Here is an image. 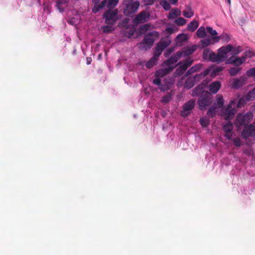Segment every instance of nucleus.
<instances>
[{"label": "nucleus", "mask_w": 255, "mask_h": 255, "mask_svg": "<svg viewBox=\"0 0 255 255\" xmlns=\"http://www.w3.org/2000/svg\"><path fill=\"white\" fill-rule=\"evenodd\" d=\"M164 67V68L158 70L155 72V78L153 81V83L155 85L158 86L159 89L161 91H165L168 90L172 84V82L171 81L166 82L164 83H162L161 78L171 71V69L168 68L167 67ZM170 81H171V80H170ZM163 82H164V81H163Z\"/></svg>", "instance_id": "obj_1"}, {"label": "nucleus", "mask_w": 255, "mask_h": 255, "mask_svg": "<svg viewBox=\"0 0 255 255\" xmlns=\"http://www.w3.org/2000/svg\"><path fill=\"white\" fill-rule=\"evenodd\" d=\"M159 37V33L156 31H152L146 35L142 42L139 46L140 50H146L153 45L155 39Z\"/></svg>", "instance_id": "obj_2"}, {"label": "nucleus", "mask_w": 255, "mask_h": 255, "mask_svg": "<svg viewBox=\"0 0 255 255\" xmlns=\"http://www.w3.org/2000/svg\"><path fill=\"white\" fill-rule=\"evenodd\" d=\"M118 9L117 8L106 10L103 14L105 23L108 25L115 24L118 19Z\"/></svg>", "instance_id": "obj_3"}, {"label": "nucleus", "mask_w": 255, "mask_h": 255, "mask_svg": "<svg viewBox=\"0 0 255 255\" xmlns=\"http://www.w3.org/2000/svg\"><path fill=\"white\" fill-rule=\"evenodd\" d=\"M235 104L236 101L232 100L226 107L222 109V115L226 120L232 119L234 117L237 112Z\"/></svg>", "instance_id": "obj_4"}, {"label": "nucleus", "mask_w": 255, "mask_h": 255, "mask_svg": "<svg viewBox=\"0 0 255 255\" xmlns=\"http://www.w3.org/2000/svg\"><path fill=\"white\" fill-rule=\"evenodd\" d=\"M193 62V60L190 57H188L186 60L180 61L178 63L179 66L176 69L174 73V76L177 77L182 75L187 68L191 65Z\"/></svg>", "instance_id": "obj_5"}, {"label": "nucleus", "mask_w": 255, "mask_h": 255, "mask_svg": "<svg viewBox=\"0 0 255 255\" xmlns=\"http://www.w3.org/2000/svg\"><path fill=\"white\" fill-rule=\"evenodd\" d=\"M181 57L177 52L162 64V67H167L172 71L177 65L176 63Z\"/></svg>", "instance_id": "obj_6"}, {"label": "nucleus", "mask_w": 255, "mask_h": 255, "mask_svg": "<svg viewBox=\"0 0 255 255\" xmlns=\"http://www.w3.org/2000/svg\"><path fill=\"white\" fill-rule=\"evenodd\" d=\"M224 103V100L222 95L218 94L216 96V102H215V106L214 107H211L208 111L207 114L211 117H213L215 115V110L223 107Z\"/></svg>", "instance_id": "obj_7"}, {"label": "nucleus", "mask_w": 255, "mask_h": 255, "mask_svg": "<svg viewBox=\"0 0 255 255\" xmlns=\"http://www.w3.org/2000/svg\"><path fill=\"white\" fill-rule=\"evenodd\" d=\"M253 118L252 113H248L246 115L239 114L236 117L237 123L240 125H246L251 121Z\"/></svg>", "instance_id": "obj_8"}, {"label": "nucleus", "mask_w": 255, "mask_h": 255, "mask_svg": "<svg viewBox=\"0 0 255 255\" xmlns=\"http://www.w3.org/2000/svg\"><path fill=\"white\" fill-rule=\"evenodd\" d=\"M205 97H200L198 100V103L200 110L205 109L212 102V96L208 92H206Z\"/></svg>", "instance_id": "obj_9"}, {"label": "nucleus", "mask_w": 255, "mask_h": 255, "mask_svg": "<svg viewBox=\"0 0 255 255\" xmlns=\"http://www.w3.org/2000/svg\"><path fill=\"white\" fill-rule=\"evenodd\" d=\"M224 68L222 66H217L215 68H209L207 69L204 72L201 73L199 74H196V76L195 77V79L198 78V77H201V78H204L206 75H208L209 73L211 72V76L213 77L217 75L219 72L222 71L223 70Z\"/></svg>", "instance_id": "obj_10"}, {"label": "nucleus", "mask_w": 255, "mask_h": 255, "mask_svg": "<svg viewBox=\"0 0 255 255\" xmlns=\"http://www.w3.org/2000/svg\"><path fill=\"white\" fill-rule=\"evenodd\" d=\"M246 81V78L242 76L240 78H234L230 81V87L234 89H238L242 87Z\"/></svg>", "instance_id": "obj_11"}, {"label": "nucleus", "mask_w": 255, "mask_h": 255, "mask_svg": "<svg viewBox=\"0 0 255 255\" xmlns=\"http://www.w3.org/2000/svg\"><path fill=\"white\" fill-rule=\"evenodd\" d=\"M242 135L245 138L249 136L253 137L255 135V122L249 126L245 127L242 132Z\"/></svg>", "instance_id": "obj_12"}, {"label": "nucleus", "mask_w": 255, "mask_h": 255, "mask_svg": "<svg viewBox=\"0 0 255 255\" xmlns=\"http://www.w3.org/2000/svg\"><path fill=\"white\" fill-rule=\"evenodd\" d=\"M195 101L194 100H190L185 103L183 107V110L181 112V115L186 117L190 113V111L195 106Z\"/></svg>", "instance_id": "obj_13"}, {"label": "nucleus", "mask_w": 255, "mask_h": 255, "mask_svg": "<svg viewBox=\"0 0 255 255\" xmlns=\"http://www.w3.org/2000/svg\"><path fill=\"white\" fill-rule=\"evenodd\" d=\"M197 49V46L193 45L191 46H188L183 48L181 51H178L177 52L180 55V57H186L192 54Z\"/></svg>", "instance_id": "obj_14"}, {"label": "nucleus", "mask_w": 255, "mask_h": 255, "mask_svg": "<svg viewBox=\"0 0 255 255\" xmlns=\"http://www.w3.org/2000/svg\"><path fill=\"white\" fill-rule=\"evenodd\" d=\"M232 50V45L231 44L222 46L218 50V52L222 61H224L227 58V54Z\"/></svg>", "instance_id": "obj_15"}, {"label": "nucleus", "mask_w": 255, "mask_h": 255, "mask_svg": "<svg viewBox=\"0 0 255 255\" xmlns=\"http://www.w3.org/2000/svg\"><path fill=\"white\" fill-rule=\"evenodd\" d=\"M246 61L245 57L241 56V57H230L227 61V63L228 64H233L235 66H240L244 63Z\"/></svg>", "instance_id": "obj_16"}, {"label": "nucleus", "mask_w": 255, "mask_h": 255, "mask_svg": "<svg viewBox=\"0 0 255 255\" xmlns=\"http://www.w3.org/2000/svg\"><path fill=\"white\" fill-rule=\"evenodd\" d=\"M149 17V15L146 11H143L136 16L135 21L137 23L144 22L147 21Z\"/></svg>", "instance_id": "obj_17"}, {"label": "nucleus", "mask_w": 255, "mask_h": 255, "mask_svg": "<svg viewBox=\"0 0 255 255\" xmlns=\"http://www.w3.org/2000/svg\"><path fill=\"white\" fill-rule=\"evenodd\" d=\"M196 76V75L194 77H190L186 80L185 83V87L187 89H189L192 88L195 84V82L199 81L200 79L203 78L201 77H198L195 79Z\"/></svg>", "instance_id": "obj_18"}, {"label": "nucleus", "mask_w": 255, "mask_h": 255, "mask_svg": "<svg viewBox=\"0 0 255 255\" xmlns=\"http://www.w3.org/2000/svg\"><path fill=\"white\" fill-rule=\"evenodd\" d=\"M171 40L169 36H167L165 40H161L157 44L156 48L160 50V51H163L164 49L166 48L170 43Z\"/></svg>", "instance_id": "obj_19"}, {"label": "nucleus", "mask_w": 255, "mask_h": 255, "mask_svg": "<svg viewBox=\"0 0 255 255\" xmlns=\"http://www.w3.org/2000/svg\"><path fill=\"white\" fill-rule=\"evenodd\" d=\"M221 87V83L218 81H214L212 82L209 87V89L210 91L213 94L217 93L218 91L220 90Z\"/></svg>", "instance_id": "obj_20"}, {"label": "nucleus", "mask_w": 255, "mask_h": 255, "mask_svg": "<svg viewBox=\"0 0 255 255\" xmlns=\"http://www.w3.org/2000/svg\"><path fill=\"white\" fill-rule=\"evenodd\" d=\"M108 0H103L101 3L99 2H93L94 3V6L92 8V12L94 13H96L101 9L103 8L107 4Z\"/></svg>", "instance_id": "obj_21"}, {"label": "nucleus", "mask_w": 255, "mask_h": 255, "mask_svg": "<svg viewBox=\"0 0 255 255\" xmlns=\"http://www.w3.org/2000/svg\"><path fill=\"white\" fill-rule=\"evenodd\" d=\"M108 0H103L101 3L99 2H93L94 3V6L92 8V12L94 13H96L101 9L103 8L107 4Z\"/></svg>", "instance_id": "obj_22"}, {"label": "nucleus", "mask_w": 255, "mask_h": 255, "mask_svg": "<svg viewBox=\"0 0 255 255\" xmlns=\"http://www.w3.org/2000/svg\"><path fill=\"white\" fill-rule=\"evenodd\" d=\"M139 6V2L138 0L128 2V13L135 12Z\"/></svg>", "instance_id": "obj_23"}, {"label": "nucleus", "mask_w": 255, "mask_h": 255, "mask_svg": "<svg viewBox=\"0 0 255 255\" xmlns=\"http://www.w3.org/2000/svg\"><path fill=\"white\" fill-rule=\"evenodd\" d=\"M223 129L225 132V136L228 139L232 137V130L233 129V125L230 122H228L226 125H224Z\"/></svg>", "instance_id": "obj_24"}, {"label": "nucleus", "mask_w": 255, "mask_h": 255, "mask_svg": "<svg viewBox=\"0 0 255 255\" xmlns=\"http://www.w3.org/2000/svg\"><path fill=\"white\" fill-rule=\"evenodd\" d=\"M202 67V64H200V63L196 64L194 65V66H192L190 68H189L187 70L185 76H188V75H189L192 73H194L195 72L198 71L199 70H200L201 69Z\"/></svg>", "instance_id": "obj_25"}, {"label": "nucleus", "mask_w": 255, "mask_h": 255, "mask_svg": "<svg viewBox=\"0 0 255 255\" xmlns=\"http://www.w3.org/2000/svg\"><path fill=\"white\" fill-rule=\"evenodd\" d=\"M181 14V11L179 9L175 8L171 9L168 14L169 19H174L177 16L180 15Z\"/></svg>", "instance_id": "obj_26"}, {"label": "nucleus", "mask_w": 255, "mask_h": 255, "mask_svg": "<svg viewBox=\"0 0 255 255\" xmlns=\"http://www.w3.org/2000/svg\"><path fill=\"white\" fill-rule=\"evenodd\" d=\"M194 11L189 5H186L183 11V15L186 18H191L194 15Z\"/></svg>", "instance_id": "obj_27"}, {"label": "nucleus", "mask_w": 255, "mask_h": 255, "mask_svg": "<svg viewBox=\"0 0 255 255\" xmlns=\"http://www.w3.org/2000/svg\"><path fill=\"white\" fill-rule=\"evenodd\" d=\"M208 60L212 62H215L218 63L222 62V60H221V57L219 52H218V53L216 54L212 52V53H211V54L210 55V58Z\"/></svg>", "instance_id": "obj_28"}, {"label": "nucleus", "mask_w": 255, "mask_h": 255, "mask_svg": "<svg viewBox=\"0 0 255 255\" xmlns=\"http://www.w3.org/2000/svg\"><path fill=\"white\" fill-rule=\"evenodd\" d=\"M188 38L187 34L184 33L180 34L176 37V43L179 44H181L183 42L186 41L188 39Z\"/></svg>", "instance_id": "obj_29"}, {"label": "nucleus", "mask_w": 255, "mask_h": 255, "mask_svg": "<svg viewBox=\"0 0 255 255\" xmlns=\"http://www.w3.org/2000/svg\"><path fill=\"white\" fill-rule=\"evenodd\" d=\"M212 39L214 40L216 42H218L220 39H223L228 42L230 39V37L227 33H223L221 36H214Z\"/></svg>", "instance_id": "obj_30"}, {"label": "nucleus", "mask_w": 255, "mask_h": 255, "mask_svg": "<svg viewBox=\"0 0 255 255\" xmlns=\"http://www.w3.org/2000/svg\"><path fill=\"white\" fill-rule=\"evenodd\" d=\"M119 0H108L107 7L109 9H113L118 3Z\"/></svg>", "instance_id": "obj_31"}, {"label": "nucleus", "mask_w": 255, "mask_h": 255, "mask_svg": "<svg viewBox=\"0 0 255 255\" xmlns=\"http://www.w3.org/2000/svg\"><path fill=\"white\" fill-rule=\"evenodd\" d=\"M199 25L198 22L196 20H193L188 25V29L191 31H194Z\"/></svg>", "instance_id": "obj_32"}, {"label": "nucleus", "mask_w": 255, "mask_h": 255, "mask_svg": "<svg viewBox=\"0 0 255 255\" xmlns=\"http://www.w3.org/2000/svg\"><path fill=\"white\" fill-rule=\"evenodd\" d=\"M197 36L199 38H203L205 37L206 35V30L204 27H200L196 32Z\"/></svg>", "instance_id": "obj_33"}, {"label": "nucleus", "mask_w": 255, "mask_h": 255, "mask_svg": "<svg viewBox=\"0 0 255 255\" xmlns=\"http://www.w3.org/2000/svg\"><path fill=\"white\" fill-rule=\"evenodd\" d=\"M68 2V0H56V6L61 12H62L64 10V7L62 6V4H66Z\"/></svg>", "instance_id": "obj_34"}, {"label": "nucleus", "mask_w": 255, "mask_h": 255, "mask_svg": "<svg viewBox=\"0 0 255 255\" xmlns=\"http://www.w3.org/2000/svg\"><path fill=\"white\" fill-rule=\"evenodd\" d=\"M246 99L247 101H251L255 99V87L247 94Z\"/></svg>", "instance_id": "obj_35"}, {"label": "nucleus", "mask_w": 255, "mask_h": 255, "mask_svg": "<svg viewBox=\"0 0 255 255\" xmlns=\"http://www.w3.org/2000/svg\"><path fill=\"white\" fill-rule=\"evenodd\" d=\"M103 32L104 33H109L114 30L113 25H106L102 27Z\"/></svg>", "instance_id": "obj_36"}, {"label": "nucleus", "mask_w": 255, "mask_h": 255, "mask_svg": "<svg viewBox=\"0 0 255 255\" xmlns=\"http://www.w3.org/2000/svg\"><path fill=\"white\" fill-rule=\"evenodd\" d=\"M157 60L152 57L149 61L146 62L145 64L146 67L148 68H150L155 65L157 63Z\"/></svg>", "instance_id": "obj_37"}, {"label": "nucleus", "mask_w": 255, "mask_h": 255, "mask_svg": "<svg viewBox=\"0 0 255 255\" xmlns=\"http://www.w3.org/2000/svg\"><path fill=\"white\" fill-rule=\"evenodd\" d=\"M160 4L166 11L169 10L171 8L170 3L166 0H161Z\"/></svg>", "instance_id": "obj_38"}, {"label": "nucleus", "mask_w": 255, "mask_h": 255, "mask_svg": "<svg viewBox=\"0 0 255 255\" xmlns=\"http://www.w3.org/2000/svg\"><path fill=\"white\" fill-rule=\"evenodd\" d=\"M200 123L203 127H206L209 125L210 121L207 117H203L200 119Z\"/></svg>", "instance_id": "obj_39"}, {"label": "nucleus", "mask_w": 255, "mask_h": 255, "mask_svg": "<svg viewBox=\"0 0 255 255\" xmlns=\"http://www.w3.org/2000/svg\"><path fill=\"white\" fill-rule=\"evenodd\" d=\"M241 70V68L232 67L229 70V73L231 76H235L238 74Z\"/></svg>", "instance_id": "obj_40"}, {"label": "nucleus", "mask_w": 255, "mask_h": 255, "mask_svg": "<svg viewBox=\"0 0 255 255\" xmlns=\"http://www.w3.org/2000/svg\"><path fill=\"white\" fill-rule=\"evenodd\" d=\"M212 52L210 49L206 48L203 51V58L205 59L209 60L210 56L212 53Z\"/></svg>", "instance_id": "obj_41"}, {"label": "nucleus", "mask_w": 255, "mask_h": 255, "mask_svg": "<svg viewBox=\"0 0 255 255\" xmlns=\"http://www.w3.org/2000/svg\"><path fill=\"white\" fill-rule=\"evenodd\" d=\"M175 22L177 25L181 26L184 25L186 22V20L182 17H178L175 19Z\"/></svg>", "instance_id": "obj_42"}, {"label": "nucleus", "mask_w": 255, "mask_h": 255, "mask_svg": "<svg viewBox=\"0 0 255 255\" xmlns=\"http://www.w3.org/2000/svg\"><path fill=\"white\" fill-rule=\"evenodd\" d=\"M242 50V49L241 46L235 47L232 46V50H231L230 52L232 55H237L240 53Z\"/></svg>", "instance_id": "obj_43"}, {"label": "nucleus", "mask_w": 255, "mask_h": 255, "mask_svg": "<svg viewBox=\"0 0 255 255\" xmlns=\"http://www.w3.org/2000/svg\"><path fill=\"white\" fill-rule=\"evenodd\" d=\"M211 43V40L210 38H205L201 40V44L202 47L209 46Z\"/></svg>", "instance_id": "obj_44"}, {"label": "nucleus", "mask_w": 255, "mask_h": 255, "mask_svg": "<svg viewBox=\"0 0 255 255\" xmlns=\"http://www.w3.org/2000/svg\"><path fill=\"white\" fill-rule=\"evenodd\" d=\"M175 31V29L174 27H168L163 31L165 34L170 35L172 33H174Z\"/></svg>", "instance_id": "obj_45"}, {"label": "nucleus", "mask_w": 255, "mask_h": 255, "mask_svg": "<svg viewBox=\"0 0 255 255\" xmlns=\"http://www.w3.org/2000/svg\"><path fill=\"white\" fill-rule=\"evenodd\" d=\"M246 101H247L245 98H241L239 99L238 103L237 104V107L238 108H241L242 107H243L246 103Z\"/></svg>", "instance_id": "obj_46"}, {"label": "nucleus", "mask_w": 255, "mask_h": 255, "mask_svg": "<svg viewBox=\"0 0 255 255\" xmlns=\"http://www.w3.org/2000/svg\"><path fill=\"white\" fill-rule=\"evenodd\" d=\"M206 29L208 32H209L212 36H215L217 34V31L216 30L213 29L210 26H207Z\"/></svg>", "instance_id": "obj_47"}, {"label": "nucleus", "mask_w": 255, "mask_h": 255, "mask_svg": "<svg viewBox=\"0 0 255 255\" xmlns=\"http://www.w3.org/2000/svg\"><path fill=\"white\" fill-rule=\"evenodd\" d=\"M247 75L249 77H255V67L248 70Z\"/></svg>", "instance_id": "obj_48"}, {"label": "nucleus", "mask_w": 255, "mask_h": 255, "mask_svg": "<svg viewBox=\"0 0 255 255\" xmlns=\"http://www.w3.org/2000/svg\"><path fill=\"white\" fill-rule=\"evenodd\" d=\"M255 55V54L254 53V52L249 50L246 51L244 53V55L243 56L245 57V60H246L247 57H252Z\"/></svg>", "instance_id": "obj_49"}, {"label": "nucleus", "mask_w": 255, "mask_h": 255, "mask_svg": "<svg viewBox=\"0 0 255 255\" xmlns=\"http://www.w3.org/2000/svg\"><path fill=\"white\" fill-rule=\"evenodd\" d=\"M162 52V51H160V50L156 48L153 57L155 58L156 60H158V57L161 55Z\"/></svg>", "instance_id": "obj_50"}, {"label": "nucleus", "mask_w": 255, "mask_h": 255, "mask_svg": "<svg viewBox=\"0 0 255 255\" xmlns=\"http://www.w3.org/2000/svg\"><path fill=\"white\" fill-rule=\"evenodd\" d=\"M150 27V25L149 24H145L140 27V30L141 32H144L147 31Z\"/></svg>", "instance_id": "obj_51"}, {"label": "nucleus", "mask_w": 255, "mask_h": 255, "mask_svg": "<svg viewBox=\"0 0 255 255\" xmlns=\"http://www.w3.org/2000/svg\"><path fill=\"white\" fill-rule=\"evenodd\" d=\"M171 99V96L169 94L164 96L162 99V102L164 103H167L169 102Z\"/></svg>", "instance_id": "obj_52"}, {"label": "nucleus", "mask_w": 255, "mask_h": 255, "mask_svg": "<svg viewBox=\"0 0 255 255\" xmlns=\"http://www.w3.org/2000/svg\"><path fill=\"white\" fill-rule=\"evenodd\" d=\"M155 0H143L142 2L144 5H152L153 4Z\"/></svg>", "instance_id": "obj_53"}, {"label": "nucleus", "mask_w": 255, "mask_h": 255, "mask_svg": "<svg viewBox=\"0 0 255 255\" xmlns=\"http://www.w3.org/2000/svg\"><path fill=\"white\" fill-rule=\"evenodd\" d=\"M234 145L236 146H241V141L239 138H235L233 139Z\"/></svg>", "instance_id": "obj_54"}, {"label": "nucleus", "mask_w": 255, "mask_h": 255, "mask_svg": "<svg viewBox=\"0 0 255 255\" xmlns=\"http://www.w3.org/2000/svg\"><path fill=\"white\" fill-rule=\"evenodd\" d=\"M122 24L126 28H128V18H125L123 19Z\"/></svg>", "instance_id": "obj_55"}, {"label": "nucleus", "mask_w": 255, "mask_h": 255, "mask_svg": "<svg viewBox=\"0 0 255 255\" xmlns=\"http://www.w3.org/2000/svg\"><path fill=\"white\" fill-rule=\"evenodd\" d=\"M124 12L125 15H128V3H125V7L124 8Z\"/></svg>", "instance_id": "obj_56"}, {"label": "nucleus", "mask_w": 255, "mask_h": 255, "mask_svg": "<svg viewBox=\"0 0 255 255\" xmlns=\"http://www.w3.org/2000/svg\"><path fill=\"white\" fill-rule=\"evenodd\" d=\"M200 90H201V88H200V86H198L197 88H196L194 90L193 95H197L198 94V93H200V91H199Z\"/></svg>", "instance_id": "obj_57"}, {"label": "nucleus", "mask_w": 255, "mask_h": 255, "mask_svg": "<svg viewBox=\"0 0 255 255\" xmlns=\"http://www.w3.org/2000/svg\"><path fill=\"white\" fill-rule=\"evenodd\" d=\"M92 60L91 57H87V64L88 65L90 64L91 63Z\"/></svg>", "instance_id": "obj_58"}, {"label": "nucleus", "mask_w": 255, "mask_h": 255, "mask_svg": "<svg viewBox=\"0 0 255 255\" xmlns=\"http://www.w3.org/2000/svg\"><path fill=\"white\" fill-rule=\"evenodd\" d=\"M171 4L175 5L178 1V0H168Z\"/></svg>", "instance_id": "obj_59"}, {"label": "nucleus", "mask_w": 255, "mask_h": 255, "mask_svg": "<svg viewBox=\"0 0 255 255\" xmlns=\"http://www.w3.org/2000/svg\"><path fill=\"white\" fill-rule=\"evenodd\" d=\"M100 0H92L93 2H99Z\"/></svg>", "instance_id": "obj_60"}, {"label": "nucleus", "mask_w": 255, "mask_h": 255, "mask_svg": "<svg viewBox=\"0 0 255 255\" xmlns=\"http://www.w3.org/2000/svg\"><path fill=\"white\" fill-rule=\"evenodd\" d=\"M228 2L229 4L231 3V0H228Z\"/></svg>", "instance_id": "obj_61"}, {"label": "nucleus", "mask_w": 255, "mask_h": 255, "mask_svg": "<svg viewBox=\"0 0 255 255\" xmlns=\"http://www.w3.org/2000/svg\"><path fill=\"white\" fill-rule=\"evenodd\" d=\"M124 80H126V77H125L124 78Z\"/></svg>", "instance_id": "obj_62"}]
</instances>
